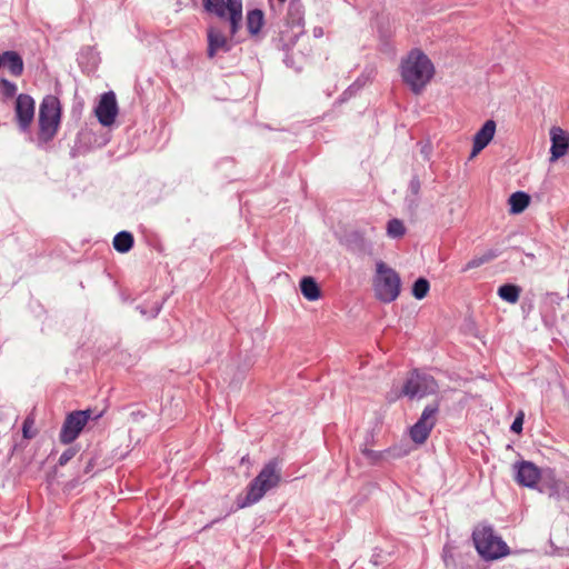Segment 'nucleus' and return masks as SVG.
Returning a JSON list of instances; mask_svg holds the SVG:
<instances>
[{"label":"nucleus","instance_id":"obj_1","mask_svg":"<svg viewBox=\"0 0 569 569\" xmlns=\"http://www.w3.org/2000/svg\"><path fill=\"white\" fill-rule=\"evenodd\" d=\"M400 74L415 94H420L435 74V67L429 57L420 49H412L401 59Z\"/></svg>","mask_w":569,"mask_h":569},{"label":"nucleus","instance_id":"obj_2","mask_svg":"<svg viewBox=\"0 0 569 569\" xmlns=\"http://www.w3.org/2000/svg\"><path fill=\"white\" fill-rule=\"evenodd\" d=\"M281 481V468L277 458L268 461L247 488L246 496L238 497V508H246L258 502L267 491L276 488Z\"/></svg>","mask_w":569,"mask_h":569},{"label":"nucleus","instance_id":"obj_3","mask_svg":"<svg viewBox=\"0 0 569 569\" xmlns=\"http://www.w3.org/2000/svg\"><path fill=\"white\" fill-rule=\"evenodd\" d=\"M60 100L53 96H46L39 107L38 132L36 143L43 148L50 143L58 133L61 122Z\"/></svg>","mask_w":569,"mask_h":569},{"label":"nucleus","instance_id":"obj_4","mask_svg":"<svg viewBox=\"0 0 569 569\" xmlns=\"http://www.w3.org/2000/svg\"><path fill=\"white\" fill-rule=\"evenodd\" d=\"M375 297L383 303L395 301L401 290V279L396 270L383 261L376 263V276L372 281Z\"/></svg>","mask_w":569,"mask_h":569},{"label":"nucleus","instance_id":"obj_5","mask_svg":"<svg viewBox=\"0 0 569 569\" xmlns=\"http://www.w3.org/2000/svg\"><path fill=\"white\" fill-rule=\"evenodd\" d=\"M472 540L478 553L487 560H495L509 555L508 545L497 536L489 525L477 527L472 532Z\"/></svg>","mask_w":569,"mask_h":569},{"label":"nucleus","instance_id":"obj_6","mask_svg":"<svg viewBox=\"0 0 569 569\" xmlns=\"http://www.w3.org/2000/svg\"><path fill=\"white\" fill-rule=\"evenodd\" d=\"M203 9L230 22V34L234 36L242 21V0H202Z\"/></svg>","mask_w":569,"mask_h":569},{"label":"nucleus","instance_id":"obj_7","mask_svg":"<svg viewBox=\"0 0 569 569\" xmlns=\"http://www.w3.org/2000/svg\"><path fill=\"white\" fill-rule=\"evenodd\" d=\"M437 391L438 383L431 375L413 369L406 379L400 395L410 399H421Z\"/></svg>","mask_w":569,"mask_h":569},{"label":"nucleus","instance_id":"obj_8","mask_svg":"<svg viewBox=\"0 0 569 569\" xmlns=\"http://www.w3.org/2000/svg\"><path fill=\"white\" fill-rule=\"evenodd\" d=\"M91 409L76 410L67 415L59 433V440L63 445L72 443L80 435L89 420H98L102 412L92 416Z\"/></svg>","mask_w":569,"mask_h":569},{"label":"nucleus","instance_id":"obj_9","mask_svg":"<svg viewBox=\"0 0 569 569\" xmlns=\"http://www.w3.org/2000/svg\"><path fill=\"white\" fill-rule=\"evenodd\" d=\"M439 408L440 403L438 400L425 407L418 421L410 428V438L415 443L422 445L427 441L431 430L437 423Z\"/></svg>","mask_w":569,"mask_h":569},{"label":"nucleus","instance_id":"obj_10","mask_svg":"<svg viewBox=\"0 0 569 569\" xmlns=\"http://www.w3.org/2000/svg\"><path fill=\"white\" fill-rule=\"evenodd\" d=\"M537 489L555 500L569 499V483L559 478L556 470L551 468L543 469V476Z\"/></svg>","mask_w":569,"mask_h":569},{"label":"nucleus","instance_id":"obj_11","mask_svg":"<svg viewBox=\"0 0 569 569\" xmlns=\"http://www.w3.org/2000/svg\"><path fill=\"white\" fill-rule=\"evenodd\" d=\"M36 102L34 99L27 93H20L16 98L14 117L19 130L28 132L34 118Z\"/></svg>","mask_w":569,"mask_h":569},{"label":"nucleus","instance_id":"obj_12","mask_svg":"<svg viewBox=\"0 0 569 569\" xmlns=\"http://www.w3.org/2000/svg\"><path fill=\"white\" fill-rule=\"evenodd\" d=\"M516 481L527 488H537L542 479L543 469H539L531 461H518L513 465Z\"/></svg>","mask_w":569,"mask_h":569},{"label":"nucleus","instance_id":"obj_13","mask_svg":"<svg viewBox=\"0 0 569 569\" xmlns=\"http://www.w3.org/2000/svg\"><path fill=\"white\" fill-rule=\"evenodd\" d=\"M98 121L103 127L111 126L118 114V103L113 91L104 92L94 109Z\"/></svg>","mask_w":569,"mask_h":569},{"label":"nucleus","instance_id":"obj_14","mask_svg":"<svg viewBox=\"0 0 569 569\" xmlns=\"http://www.w3.org/2000/svg\"><path fill=\"white\" fill-rule=\"evenodd\" d=\"M339 242L353 254L362 256L371 251V244L360 230H348L339 237Z\"/></svg>","mask_w":569,"mask_h":569},{"label":"nucleus","instance_id":"obj_15","mask_svg":"<svg viewBox=\"0 0 569 569\" xmlns=\"http://www.w3.org/2000/svg\"><path fill=\"white\" fill-rule=\"evenodd\" d=\"M550 161L555 162L563 157L569 150V134L560 127H552L550 129Z\"/></svg>","mask_w":569,"mask_h":569},{"label":"nucleus","instance_id":"obj_16","mask_svg":"<svg viewBox=\"0 0 569 569\" xmlns=\"http://www.w3.org/2000/svg\"><path fill=\"white\" fill-rule=\"evenodd\" d=\"M495 132L496 122L491 119L487 120L473 137L471 157L477 156L490 143L493 139Z\"/></svg>","mask_w":569,"mask_h":569},{"label":"nucleus","instance_id":"obj_17","mask_svg":"<svg viewBox=\"0 0 569 569\" xmlns=\"http://www.w3.org/2000/svg\"><path fill=\"white\" fill-rule=\"evenodd\" d=\"M207 36V54L209 58H213L218 51L229 52L232 49V46L229 43L227 37L222 33V31L216 28H209Z\"/></svg>","mask_w":569,"mask_h":569},{"label":"nucleus","instance_id":"obj_18","mask_svg":"<svg viewBox=\"0 0 569 569\" xmlns=\"http://www.w3.org/2000/svg\"><path fill=\"white\" fill-rule=\"evenodd\" d=\"M7 68L11 76L20 77L24 70L22 57L12 50L0 53V68Z\"/></svg>","mask_w":569,"mask_h":569},{"label":"nucleus","instance_id":"obj_19","mask_svg":"<svg viewBox=\"0 0 569 569\" xmlns=\"http://www.w3.org/2000/svg\"><path fill=\"white\" fill-rule=\"evenodd\" d=\"M300 290L302 296L309 301H316L321 296V290L312 277H303L300 280Z\"/></svg>","mask_w":569,"mask_h":569},{"label":"nucleus","instance_id":"obj_20","mask_svg":"<svg viewBox=\"0 0 569 569\" xmlns=\"http://www.w3.org/2000/svg\"><path fill=\"white\" fill-rule=\"evenodd\" d=\"M112 244L116 251L127 253L134 244L133 234L129 231H120L114 236Z\"/></svg>","mask_w":569,"mask_h":569},{"label":"nucleus","instance_id":"obj_21","mask_svg":"<svg viewBox=\"0 0 569 569\" xmlns=\"http://www.w3.org/2000/svg\"><path fill=\"white\" fill-rule=\"evenodd\" d=\"M264 22L263 11L260 9L250 10L247 14V29L251 36H257Z\"/></svg>","mask_w":569,"mask_h":569},{"label":"nucleus","instance_id":"obj_22","mask_svg":"<svg viewBox=\"0 0 569 569\" xmlns=\"http://www.w3.org/2000/svg\"><path fill=\"white\" fill-rule=\"evenodd\" d=\"M530 203V197L523 191H516L509 198L510 212L513 214L521 213Z\"/></svg>","mask_w":569,"mask_h":569},{"label":"nucleus","instance_id":"obj_23","mask_svg":"<svg viewBox=\"0 0 569 569\" xmlns=\"http://www.w3.org/2000/svg\"><path fill=\"white\" fill-rule=\"evenodd\" d=\"M500 299L509 303H516L519 300L521 288L513 283H505L497 291Z\"/></svg>","mask_w":569,"mask_h":569},{"label":"nucleus","instance_id":"obj_24","mask_svg":"<svg viewBox=\"0 0 569 569\" xmlns=\"http://www.w3.org/2000/svg\"><path fill=\"white\" fill-rule=\"evenodd\" d=\"M429 289V281L426 278L420 277L413 282L411 292L416 299L421 300L428 295Z\"/></svg>","mask_w":569,"mask_h":569},{"label":"nucleus","instance_id":"obj_25","mask_svg":"<svg viewBox=\"0 0 569 569\" xmlns=\"http://www.w3.org/2000/svg\"><path fill=\"white\" fill-rule=\"evenodd\" d=\"M360 451L371 465H377L387 457V453H391L392 449L376 451L367 447H362Z\"/></svg>","mask_w":569,"mask_h":569},{"label":"nucleus","instance_id":"obj_26","mask_svg":"<svg viewBox=\"0 0 569 569\" xmlns=\"http://www.w3.org/2000/svg\"><path fill=\"white\" fill-rule=\"evenodd\" d=\"M387 233L391 238H401L406 233L403 222L397 218L390 219L387 223Z\"/></svg>","mask_w":569,"mask_h":569},{"label":"nucleus","instance_id":"obj_27","mask_svg":"<svg viewBox=\"0 0 569 569\" xmlns=\"http://www.w3.org/2000/svg\"><path fill=\"white\" fill-rule=\"evenodd\" d=\"M17 84L9 81L6 78H0V94L2 96V100L7 101L13 98L17 93Z\"/></svg>","mask_w":569,"mask_h":569},{"label":"nucleus","instance_id":"obj_28","mask_svg":"<svg viewBox=\"0 0 569 569\" xmlns=\"http://www.w3.org/2000/svg\"><path fill=\"white\" fill-rule=\"evenodd\" d=\"M162 302H153L150 308H147L146 306L139 305L137 306V310L147 318L153 319L156 318L161 309H162Z\"/></svg>","mask_w":569,"mask_h":569},{"label":"nucleus","instance_id":"obj_29","mask_svg":"<svg viewBox=\"0 0 569 569\" xmlns=\"http://www.w3.org/2000/svg\"><path fill=\"white\" fill-rule=\"evenodd\" d=\"M34 425V418L30 415L28 416L22 423V435L24 439H32L36 437V431H32V427Z\"/></svg>","mask_w":569,"mask_h":569},{"label":"nucleus","instance_id":"obj_30","mask_svg":"<svg viewBox=\"0 0 569 569\" xmlns=\"http://www.w3.org/2000/svg\"><path fill=\"white\" fill-rule=\"evenodd\" d=\"M81 459L86 460V467L83 470L84 473H87V475L90 473L97 465V459H98L97 455H92L90 452H83L81 455Z\"/></svg>","mask_w":569,"mask_h":569},{"label":"nucleus","instance_id":"obj_31","mask_svg":"<svg viewBox=\"0 0 569 569\" xmlns=\"http://www.w3.org/2000/svg\"><path fill=\"white\" fill-rule=\"evenodd\" d=\"M78 452V449L76 447H70L66 449L58 459V465L60 467L66 466Z\"/></svg>","mask_w":569,"mask_h":569},{"label":"nucleus","instance_id":"obj_32","mask_svg":"<svg viewBox=\"0 0 569 569\" xmlns=\"http://www.w3.org/2000/svg\"><path fill=\"white\" fill-rule=\"evenodd\" d=\"M499 256V251L496 249H489L480 256H476L479 263L482 266L496 259Z\"/></svg>","mask_w":569,"mask_h":569},{"label":"nucleus","instance_id":"obj_33","mask_svg":"<svg viewBox=\"0 0 569 569\" xmlns=\"http://www.w3.org/2000/svg\"><path fill=\"white\" fill-rule=\"evenodd\" d=\"M523 420L525 413L523 411H519L510 426V430L515 433H520L522 431Z\"/></svg>","mask_w":569,"mask_h":569},{"label":"nucleus","instance_id":"obj_34","mask_svg":"<svg viewBox=\"0 0 569 569\" xmlns=\"http://www.w3.org/2000/svg\"><path fill=\"white\" fill-rule=\"evenodd\" d=\"M302 3L300 0H290V3H289V13L291 16H297L298 19L301 18V14H302Z\"/></svg>","mask_w":569,"mask_h":569},{"label":"nucleus","instance_id":"obj_35","mask_svg":"<svg viewBox=\"0 0 569 569\" xmlns=\"http://www.w3.org/2000/svg\"><path fill=\"white\" fill-rule=\"evenodd\" d=\"M420 189H421L420 180H419L418 176H413L409 182L408 190L412 196L418 197Z\"/></svg>","mask_w":569,"mask_h":569},{"label":"nucleus","instance_id":"obj_36","mask_svg":"<svg viewBox=\"0 0 569 569\" xmlns=\"http://www.w3.org/2000/svg\"><path fill=\"white\" fill-rule=\"evenodd\" d=\"M367 81L368 78H366L365 76H360L350 84L351 89H355L358 92L366 86Z\"/></svg>","mask_w":569,"mask_h":569},{"label":"nucleus","instance_id":"obj_37","mask_svg":"<svg viewBox=\"0 0 569 569\" xmlns=\"http://www.w3.org/2000/svg\"><path fill=\"white\" fill-rule=\"evenodd\" d=\"M389 449H392L391 453H387V457H392V458H401V457H405L408 451L402 449L401 447H390Z\"/></svg>","mask_w":569,"mask_h":569},{"label":"nucleus","instance_id":"obj_38","mask_svg":"<svg viewBox=\"0 0 569 569\" xmlns=\"http://www.w3.org/2000/svg\"><path fill=\"white\" fill-rule=\"evenodd\" d=\"M357 93V91L355 89H351V86H349L340 96V101L343 102V101H347L348 99H350L352 96H355Z\"/></svg>","mask_w":569,"mask_h":569},{"label":"nucleus","instance_id":"obj_39","mask_svg":"<svg viewBox=\"0 0 569 569\" xmlns=\"http://www.w3.org/2000/svg\"><path fill=\"white\" fill-rule=\"evenodd\" d=\"M481 264L479 263L478 259L476 257H473L471 260H469L466 266L462 268V272H466L470 269H475V268H478L480 267Z\"/></svg>","mask_w":569,"mask_h":569},{"label":"nucleus","instance_id":"obj_40","mask_svg":"<svg viewBox=\"0 0 569 569\" xmlns=\"http://www.w3.org/2000/svg\"><path fill=\"white\" fill-rule=\"evenodd\" d=\"M373 439H375L373 432L372 431L368 432L367 436H366V439H365L363 447L368 448V446H371L373 443Z\"/></svg>","mask_w":569,"mask_h":569},{"label":"nucleus","instance_id":"obj_41","mask_svg":"<svg viewBox=\"0 0 569 569\" xmlns=\"http://www.w3.org/2000/svg\"><path fill=\"white\" fill-rule=\"evenodd\" d=\"M430 151H431L430 146H427V144H426V146H423V147L421 148V153L423 154V158H425L426 160H428V159H429Z\"/></svg>","mask_w":569,"mask_h":569},{"label":"nucleus","instance_id":"obj_42","mask_svg":"<svg viewBox=\"0 0 569 569\" xmlns=\"http://www.w3.org/2000/svg\"><path fill=\"white\" fill-rule=\"evenodd\" d=\"M218 521H219V519L213 520V521H212L211 523H209V525H206V526L203 527V530H206L207 528H210L214 522H218Z\"/></svg>","mask_w":569,"mask_h":569}]
</instances>
